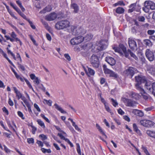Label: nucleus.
Here are the masks:
<instances>
[{
    "label": "nucleus",
    "instance_id": "obj_23",
    "mask_svg": "<svg viewBox=\"0 0 155 155\" xmlns=\"http://www.w3.org/2000/svg\"><path fill=\"white\" fill-rule=\"evenodd\" d=\"M88 72L86 74L89 76L94 75L95 74V71L92 69L87 67Z\"/></svg>",
    "mask_w": 155,
    "mask_h": 155
},
{
    "label": "nucleus",
    "instance_id": "obj_29",
    "mask_svg": "<svg viewBox=\"0 0 155 155\" xmlns=\"http://www.w3.org/2000/svg\"><path fill=\"white\" fill-rule=\"evenodd\" d=\"M52 8H51V6H48L46 7L43 10L41 11V13H45L47 12H49L51 10Z\"/></svg>",
    "mask_w": 155,
    "mask_h": 155
},
{
    "label": "nucleus",
    "instance_id": "obj_38",
    "mask_svg": "<svg viewBox=\"0 0 155 155\" xmlns=\"http://www.w3.org/2000/svg\"><path fill=\"white\" fill-rule=\"evenodd\" d=\"M138 20L140 22H144L145 18L143 16H139L137 18Z\"/></svg>",
    "mask_w": 155,
    "mask_h": 155
},
{
    "label": "nucleus",
    "instance_id": "obj_27",
    "mask_svg": "<svg viewBox=\"0 0 155 155\" xmlns=\"http://www.w3.org/2000/svg\"><path fill=\"white\" fill-rule=\"evenodd\" d=\"M152 3V2L149 1H145L144 3V6L146 7L150 8L151 4Z\"/></svg>",
    "mask_w": 155,
    "mask_h": 155
},
{
    "label": "nucleus",
    "instance_id": "obj_31",
    "mask_svg": "<svg viewBox=\"0 0 155 155\" xmlns=\"http://www.w3.org/2000/svg\"><path fill=\"white\" fill-rule=\"evenodd\" d=\"M96 127L97 129L102 134H104V132L102 130V129L99 125L97 124H96Z\"/></svg>",
    "mask_w": 155,
    "mask_h": 155
},
{
    "label": "nucleus",
    "instance_id": "obj_21",
    "mask_svg": "<svg viewBox=\"0 0 155 155\" xmlns=\"http://www.w3.org/2000/svg\"><path fill=\"white\" fill-rule=\"evenodd\" d=\"M54 106L55 109L58 110L60 111L61 113L63 114H66L67 112L64 111L61 107L59 106L57 104L55 103L54 105Z\"/></svg>",
    "mask_w": 155,
    "mask_h": 155
},
{
    "label": "nucleus",
    "instance_id": "obj_7",
    "mask_svg": "<svg viewBox=\"0 0 155 155\" xmlns=\"http://www.w3.org/2000/svg\"><path fill=\"white\" fill-rule=\"evenodd\" d=\"M108 45V43L106 40H101L98 44L97 49L99 51L104 50L107 48Z\"/></svg>",
    "mask_w": 155,
    "mask_h": 155
},
{
    "label": "nucleus",
    "instance_id": "obj_30",
    "mask_svg": "<svg viewBox=\"0 0 155 155\" xmlns=\"http://www.w3.org/2000/svg\"><path fill=\"white\" fill-rule=\"evenodd\" d=\"M37 122L38 124L42 128H45V126L43 122L41 121V120H38Z\"/></svg>",
    "mask_w": 155,
    "mask_h": 155
},
{
    "label": "nucleus",
    "instance_id": "obj_54",
    "mask_svg": "<svg viewBox=\"0 0 155 155\" xmlns=\"http://www.w3.org/2000/svg\"><path fill=\"white\" fill-rule=\"evenodd\" d=\"M55 128L58 131L61 132H62V134H65V135L66 134V133L65 132H64V131H63V130H61V129L59 127H57V126H56Z\"/></svg>",
    "mask_w": 155,
    "mask_h": 155
},
{
    "label": "nucleus",
    "instance_id": "obj_20",
    "mask_svg": "<svg viewBox=\"0 0 155 155\" xmlns=\"http://www.w3.org/2000/svg\"><path fill=\"white\" fill-rule=\"evenodd\" d=\"M15 92L16 94V96L17 97L18 99L19 100L20 98H22V94L20 92L18 91L15 87H13Z\"/></svg>",
    "mask_w": 155,
    "mask_h": 155
},
{
    "label": "nucleus",
    "instance_id": "obj_24",
    "mask_svg": "<svg viewBox=\"0 0 155 155\" xmlns=\"http://www.w3.org/2000/svg\"><path fill=\"white\" fill-rule=\"evenodd\" d=\"M147 134L149 136L153 138H155V131L147 130Z\"/></svg>",
    "mask_w": 155,
    "mask_h": 155
},
{
    "label": "nucleus",
    "instance_id": "obj_48",
    "mask_svg": "<svg viewBox=\"0 0 155 155\" xmlns=\"http://www.w3.org/2000/svg\"><path fill=\"white\" fill-rule=\"evenodd\" d=\"M7 52L8 54H10L13 57L14 59L16 60V57L15 54L10 50H8Z\"/></svg>",
    "mask_w": 155,
    "mask_h": 155
},
{
    "label": "nucleus",
    "instance_id": "obj_10",
    "mask_svg": "<svg viewBox=\"0 0 155 155\" xmlns=\"http://www.w3.org/2000/svg\"><path fill=\"white\" fill-rule=\"evenodd\" d=\"M140 123L141 125L148 127L153 126L155 124L153 122L146 120H141L140 121Z\"/></svg>",
    "mask_w": 155,
    "mask_h": 155
},
{
    "label": "nucleus",
    "instance_id": "obj_46",
    "mask_svg": "<svg viewBox=\"0 0 155 155\" xmlns=\"http://www.w3.org/2000/svg\"><path fill=\"white\" fill-rule=\"evenodd\" d=\"M27 141L28 143L29 144H33L34 143V139L32 138L27 139Z\"/></svg>",
    "mask_w": 155,
    "mask_h": 155
},
{
    "label": "nucleus",
    "instance_id": "obj_41",
    "mask_svg": "<svg viewBox=\"0 0 155 155\" xmlns=\"http://www.w3.org/2000/svg\"><path fill=\"white\" fill-rule=\"evenodd\" d=\"M155 32V31L154 30H149L147 31V33L148 35H152Z\"/></svg>",
    "mask_w": 155,
    "mask_h": 155
},
{
    "label": "nucleus",
    "instance_id": "obj_57",
    "mask_svg": "<svg viewBox=\"0 0 155 155\" xmlns=\"http://www.w3.org/2000/svg\"><path fill=\"white\" fill-rule=\"evenodd\" d=\"M18 67L21 68L22 71H24L25 70V68L24 66L23 65L18 63Z\"/></svg>",
    "mask_w": 155,
    "mask_h": 155
},
{
    "label": "nucleus",
    "instance_id": "obj_5",
    "mask_svg": "<svg viewBox=\"0 0 155 155\" xmlns=\"http://www.w3.org/2000/svg\"><path fill=\"white\" fill-rule=\"evenodd\" d=\"M71 29L72 34L74 35L84 33V31L85 32L81 27H77L75 26H71Z\"/></svg>",
    "mask_w": 155,
    "mask_h": 155
},
{
    "label": "nucleus",
    "instance_id": "obj_2",
    "mask_svg": "<svg viewBox=\"0 0 155 155\" xmlns=\"http://www.w3.org/2000/svg\"><path fill=\"white\" fill-rule=\"evenodd\" d=\"M69 22L66 20H62L58 22L55 25V28L57 29H61L66 28L69 26Z\"/></svg>",
    "mask_w": 155,
    "mask_h": 155
},
{
    "label": "nucleus",
    "instance_id": "obj_58",
    "mask_svg": "<svg viewBox=\"0 0 155 155\" xmlns=\"http://www.w3.org/2000/svg\"><path fill=\"white\" fill-rule=\"evenodd\" d=\"M150 9L151 10H155V4L152 2V3L150 5Z\"/></svg>",
    "mask_w": 155,
    "mask_h": 155
},
{
    "label": "nucleus",
    "instance_id": "obj_12",
    "mask_svg": "<svg viewBox=\"0 0 155 155\" xmlns=\"http://www.w3.org/2000/svg\"><path fill=\"white\" fill-rule=\"evenodd\" d=\"M137 70L135 68L129 67L125 71V74L127 76L132 78L135 73L136 72Z\"/></svg>",
    "mask_w": 155,
    "mask_h": 155
},
{
    "label": "nucleus",
    "instance_id": "obj_8",
    "mask_svg": "<svg viewBox=\"0 0 155 155\" xmlns=\"http://www.w3.org/2000/svg\"><path fill=\"white\" fill-rule=\"evenodd\" d=\"M83 40L84 38L83 37L79 36L72 38L70 42L72 45H77L81 43Z\"/></svg>",
    "mask_w": 155,
    "mask_h": 155
},
{
    "label": "nucleus",
    "instance_id": "obj_32",
    "mask_svg": "<svg viewBox=\"0 0 155 155\" xmlns=\"http://www.w3.org/2000/svg\"><path fill=\"white\" fill-rule=\"evenodd\" d=\"M133 127L134 130L138 134L140 133V130L138 129L137 126L135 124H133Z\"/></svg>",
    "mask_w": 155,
    "mask_h": 155
},
{
    "label": "nucleus",
    "instance_id": "obj_50",
    "mask_svg": "<svg viewBox=\"0 0 155 155\" xmlns=\"http://www.w3.org/2000/svg\"><path fill=\"white\" fill-rule=\"evenodd\" d=\"M41 116L43 119H44L47 122L49 123H50V121L48 119L46 118L43 114H41Z\"/></svg>",
    "mask_w": 155,
    "mask_h": 155
},
{
    "label": "nucleus",
    "instance_id": "obj_9",
    "mask_svg": "<svg viewBox=\"0 0 155 155\" xmlns=\"http://www.w3.org/2000/svg\"><path fill=\"white\" fill-rule=\"evenodd\" d=\"M137 90L141 94L142 98L145 100H147L149 97V95L145 91L142 87H137Z\"/></svg>",
    "mask_w": 155,
    "mask_h": 155
},
{
    "label": "nucleus",
    "instance_id": "obj_33",
    "mask_svg": "<svg viewBox=\"0 0 155 155\" xmlns=\"http://www.w3.org/2000/svg\"><path fill=\"white\" fill-rule=\"evenodd\" d=\"M10 5L17 11L18 13L20 11V10L16 5H15L12 3H10Z\"/></svg>",
    "mask_w": 155,
    "mask_h": 155
},
{
    "label": "nucleus",
    "instance_id": "obj_17",
    "mask_svg": "<svg viewBox=\"0 0 155 155\" xmlns=\"http://www.w3.org/2000/svg\"><path fill=\"white\" fill-rule=\"evenodd\" d=\"M105 61L110 65L113 66L116 63V61L114 59L110 57H107L106 58Z\"/></svg>",
    "mask_w": 155,
    "mask_h": 155
},
{
    "label": "nucleus",
    "instance_id": "obj_4",
    "mask_svg": "<svg viewBox=\"0 0 155 155\" xmlns=\"http://www.w3.org/2000/svg\"><path fill=\"white\" fill-rule=\"evenodd\" d=\"M91 63L92 65L94 67L97 68L99 65V59L97 56L93 54L91 57Z\"/></svg>",
    "mask_w": 155,
    "mask_h": 155
},
{
    "label": "nucleus",
    "instance_id": "obj_52",
    "mask_svg": "<svg viewBox=\"0 0 155 155\" xmlns=\"http://www.w3.org/2000/svg\"><path fill=\"white\" fill-rule=\"evenodd\" d=\"M35 108L37 110L38 112L41 111V110L39 107L38 105L36 104H35L34 105Z\"/></svg>",
    "mask_w": 155,
    "mask_h": 155
},
{
    "label": "nucleus",
    "instance_id": "obj_14",
    "mask_svg": "<svg viewBox=\"0 0 155 155\" xmlns=\"http://www.w3.org/2000/svg\"><path fill=\"white\" fill-rule=\"evenodd\" d=\"M128 43L130 49L132 50H136L137 49V45L136 41L134 40L129 38Z\"/></svg>",
    "mask_w": 155,
    "mask_h": 155
},
{
    "label": "nucleus",
    "instance_id": "obj_34",
    "mask_svg": "<svg viewBox=\"0 0 155 155\" xmlns=\"http://www.w3.org/2000/svg\"><path fill=\"white\" fill-rule=\"evenodd\" d=\"M81 53L82 55L84 57L87 56L89 54V52L88 50L85 51L84 50L82 51Z\"/></svg>",
    "mask_w": 155,
    "mask_h": 155
},
{
    "label": "nucleus",
    "instance_id": "obj_53",
    "mask_svg": "<svg viewBox=\"0 0 155 155\" xmlns=\"http://www.w3.org/2000/svg\"><path fill=\"white\" fill-rule=\"evenodd\" d=\"M150 9V8H146L144 6L143 8V10L146 13L148 12L149 11Z\"/></svg>",
    "mask_w": 155,
    "mask_h": 155
},
{
    "label": "nucleus",
    "instance_id": "obj_28",
    "mask_svg": "<svg viewBox=\"0 0 155 155\" xmlns=\"http://www.w3.org/2000/svg\"><path fill=\"white\" fill-rule=\"evenodd\" d=\"M93 35L91 34H89L87 35L86 36L83 37L84 40H85L87 41H90L92 38Z\"/></svg>",
    "mask_w": 155,
    "mask_h": 155
},
{
    "label": "nucleus",
    "instance_id": "obj_62",
    "mask_svg": "<svg viewBox=\"0 0 155 155\" xmlns=\"http://www.w3.org/2000/svg\"><path fill=\"white\" fill-rule=\"evenodd\" d=\"M42 23L45 28H48V25L47 22L45 21H42Z\"/></svg>",
    "mask_w": 155,
    "mask_h": 155
},
{
    "label": "nucleus",
    "instance_id": "obj_6",
    "mask_svg": "<svg viewBox=\"0 0 155 155\" xmlns=\"http://www.w3.org/2000/svg\"><path fill=\"white\" fill-rule=\"evenodd\" d=\"M145 87L148 90V92L151 93L155 96V83H153L151 85L149 83H146Z\"/></svg>",
    "mask_w": 155,
    "mask_h": 155
},
{
    "label": "nucleus",
    "instance_id": "obj_11",
    "mask_svg": "<svg viewBox=\"0 0 155 155\" xmlns=\"http://www.w3.org/2000/svg\"><path fill=\"white\" fill-rule=\"evenodd\" d=\"M122 101L124 103L126 106L130 107H134L136 104V102L125 98H122Z\"/></svg>",
    "mask_w": 155,
    "mask_h": 155
},
{
    "label": "nucleus",
    "instance_id": "obj_36",
    "mask_svg": "<svg viewBox=\"0 0 155 155\" xmlns=\"http://www.w3.org/2000/svg\"><path fill=\"white\" fill-rule=\"evenodd\" d=\"M110 75V76L113 77L115 78H117L118 77V74L112 71H111Z\"/></svg>",
    "mask_w": 155,
    "mask_h": 155
},
{
    "label": "nucleus",
    "instance_id": "obj_35",
    "mask_svg": "<svg viewBox=\"0 0 155 155\" xmlns=\"http://www.w3.org/2000/svg\"><path fill=\"white\" fill-rule=\"evenodd\" d=\"M18 14L21 16L23 18L25 19L27 21L29 19L27 18L26 15L24 14L23 13H22L21 11H20L19 12H18Z\"/></svg>",
    "mask_w": 155,
    "mask_h": 155
},
{
    "label": "nucleus",
    "instance_id": "obj_3",
    "mask_svg": "<svg viewBox=\"0 0 155 155\" xmlns=\"http://www.w3.org/2000/svg\"><path fill=\"white\" fill-rule=\"evenodd\" d=\"M135 79L137 83L135 85V87L137 89V87H142L141 86L142 83L146 82V80L144 76L142 75H138L135 77Z\"/></svg>",
    "mask_w": 155,
    "mask_h": 155
},
{
    "label": "nucleus",
    "instance_id": "obj_56",
    "mask_svg": "<svg viewBox=\"0 0 155 155\" xmlns=\"http://www.w3.org/2000/svg\"><path fill=\"white\" fill-rule=\"evenodd\" d=\"M34 80V82L35 84L38 85L39 83V80L37 77H36Z\"/></svg>",
    "mask_w": 155,
    "mask_h": 155
},
{
    "label": "nucleus",
    "instance_id": "obj_40",
    "mask_svg": "<svg viewBox=\"0 0 155 155\" xmlns=\"http://www.w3.org/2000/svg\"><path fill=\"white\" fill-rule=\"evenodd\" d=\"M76 145L77 147V152L79 154V155H81L80 146L78 143H77Z\"/></svg>",
    "mask_w": 155,
    "mask_h": 155
},
{
    "label": "nucleus",
    "instance_id": "obj_39",
    "mask_svg": "<svg viewBox=\"0 0 155 155\" xmlns=\"http://www.w3.org/2000/svg\"><path fill=\"white\" fill-rule=\"evenodd\" d=\"M29 36L31 39V40L33 42L34 44L36 46L38 45V44L36 43L35 40L34 38H33V36L31 35H29Z\"/></svg>",
    "mask_w": 155,
    "mask_h": 155
},
{
    "label": "nucleus",
    "instance_id": "obj_51",
    "mask_svg": "<svg viewBox=\"0 0 155 155\" xmlns=\"http://www.w3.org/2000/svg\"><path fill=\"white\" fill-rule=\"evenodd\" d=\"M18 114L20 117L22 118V119H25L24 117H23V114L21 111H18Z\"/></svg>",
    "mask_w": 155,
    "mask_h": 155
},
{
    "label": "nucleus",
    "instance_id": "obj_55",
    "mask_svg": "<svg viewBox=\"0 0 155 155\" xmlns=\"http://www.w3.org/2000/svg\"><path fill=\"white\" fill-rule=\"evenodd\" d=\"M36 143L38 145L39 147H42L43 146V143L41 141L39 140H37Z\"/></svg>",
    "mask_w": 155,
    "mask_h": 155
},
{
    "label": "nucleus",
    "instance_id": "obj_25",
    "mask_svg": "<svg viewBox=\"0 0 155 155\" xmlns=\"http://www.w3.org/2000/svg\"><path fill=\"white\" fill-rule=\"evenodd\" d=\"M143 43L147 46L151 47L152 45V44L151 41L149 39H145L143 40Z\"/></svg>",
    "mask_w": 155,
    "mask_h": 155
},
{
    "label": "nucleus",
    "instance_id": "obj_15",
    "mask_svg": "<svg viewBox=\"0 0 155 155\" xmlns=\"http://www.w3.org/2000/svg\"><path fill=\"white\" fill-rule=\"evenodd\" d=\"M57 17V14L54 13H52L45 17L46 20L48 21H51L55 20Z\"/></svg>",
    "mask_w": 155,
    "mask_h": 155
},
{
    "label": "nucleus",
    "instance_id": "obj_61",
    "mask_svg": "<svg viewBox=\"0 0 155 155\" xmlns=\"http://www.w3.org/2000/svg\"><path fill=\"white\" fill-rule=\"evenodd\" d=\"M104 71L105 73L109 74H110L111 72L112 71L109 69H106V70Z\"/></svg>",
    "mask_w": 155,
    "mask_h": 155
},
{
    "label": "nucleus",
    "instance_id": "obj_26",
    "mask_svg": "<svg viewBox=\"0 0 155 155\" xmlns=\"http://www.w3.org/2000/svg\"><path fill=\"white\" fill-rule=\"evenodd\" d=\"M124 9L122 7H119L117 8L116 10V12L118 14H122L124 13Z\"/></svg>",
    "mask_w": 155,
    "mask_h": 155
},
{
    "label": "nucleus",
    "instance_id": "obj_19",
    "mask_svg": "<svg viewBox=\"0 0 155 155\" xmlns=\"http://www.w3.org/2000/svg\"><path fill=\"white\" fill-rule=\"evenodd\" d=\"M71 8L74 9L73 12L74 13H78L79 11V7L78 5L75 3H73L71 4Z\"/></svg>",
    "mask_w": 155,
    "mask_h": 155
},
{
    "label": "nucleus",
    "instance_id": "obj_13",
    "mask_svg": "<svg viewBox=\"0 0 155 155\" xmlns=\"http://www.w3.org/2000/svg\"><path fill=\"white\" fill-rule=\"evenodd\" d=\"M146 56L147 58L150 61H152L154 59V53L149 49L146 50L145 52Z\"/></svg>",
    "mask_w": 155,
    "mask_h": 155
},
{
    "label": "nucleus",
    "instance_id": "obj_43",
    "mask_svg": "<svg viewBox=\"0 0 155 155\" xmlns=\"http://www.w3.org/2000/svg\"><path fill=\"white\" fill-rule=\"evenodd\" d=\"M27 21H28L31 26V27L32 29H35L36 28L35 26L33 24L32 22L30 21L29 19Z\"/></svg>",
    "mask_w": 155,
    "mask_h": 155
},
{
    "label": "nucleus",
    "instance_id": "obj_37",
    "mask_svg": "<svg viewBox=\"0 0 155 155\" xmlns=\"http://www.w3.org/2000/svg\"><path fill=\"white\" fill-rule=\"evenodd\" d=\"M41 150L44 153H50L51 152V151L50 149H46L43 148H42L41 149Z\"/></svg>",
    "mask_w": 155,
    "mask_h": 155
},
{
    "label": "nucleus",
    "instance_id": "obj_60",
    "mask_svg": "<svg viewBox=\"0 0 155 155\" xmlns=\"http://www.w3.org/2000/svg\"><path fill=\"white\" fill-rule=\"evenodd\" d=\"M39 88L41 89L44 92L45 91V88L43 86L42 84H41L40 86L39 87Z\"/></svg>",
    "mask_w": 155,
    "mask_h": 155
},
{
    "label": "nucleus",
    "instance_id": "obj_47",
    "mask_svg": "<svg viewBox=\"0 0 155 155\" xmlns=\"http://www.w3.org/2000/svg\"><path fill=\"white\" fill-rule=\"evenodd\" d=\"M44 101L46 102V104L49 106H51L52 101L51 100H47L46 99H44Z\"/></svg>",
    "mask_w": 155,
    "mask_h": 155
},
{
    "label": "nucleus",
    "instance_id": "obj_49",
    "mask_svg": "<svg viewBox=\"0 0 155 155\" xmlns=\"http://www.w3.org/2000/svg\"><path fill=\"white\" fill-rule=\"evenodd\" d=\"M64 56L66 58L67 60H68L69 61H70L71 60V57H70V56L69 55V54H65L64 55Z\"/></svg>",
    "mask_w": 155,
    "mask_h": 155
},
{
    "label": "nucleus",
    "instance_id": "obj_22",
    "mask_svg": "<svg viewBox=\"0 0 155 155\" xmlns=\"http://www.w3.org/2000/svg\"><path fill=\"white\" fill-rule=\"evenodd\" d=\"M136 3H133L131 4L129 6V8H130L128 10V12L130 13H131L134 11H136Z\"/></svg>",
    "mask_w": 155,
    "mask_h": 155
},
{
    "label": "nucleus",
    "instance_id": "obj_1",
    "mask_svg": "<svg viewBox=\"0 0 155 155\" xmlns=\"http://www.w3.org/2000/svg\"><path fill=\"white\" fill-rule=\"evenodd\" d=\"M119 47L120 48H114L113 49L115 52L120 53L121 52V49L124 54L125 57L126 58H128L129 56V54H130V56L135 59L137 60L138 59L137 57L135 54L132 52L130 49H128L127 51L126 47L123 45H119Z\"/></svg>",
    "mask_w": 155,
    "mask_h": 155
},
{
    "label": "nucleus",
    "instance_id": "obj_18",
    "mask_svg": "<svg viewBox=\"0 0 155 155\" xmlns=\"http://www.w3.org/2000/svg\"><path fill=\"white\" fill-rule=\"evenodd\" d=\"M130 96L131 98L136 100L139 99L141 97V96L139 94L133 92L131 93Z\"/></svg>",
    "mask_w": 155,
    "mask_h": 155
},
{
    "label": "nucleus",
    "instance_id": "obj_16",
    "mask_svg": "<svg viewBox=\"0 0 155 155\" xmlns=\"http://www.w3.org/2000/svg\"><path fill=\"white\" fill-rule=\"evenodd\" d=\"M147 71L151 75L155 76V67L153 65H149L147 67Z\"/></svg>",
    "mask_w": 155,
    "mask_h": 155
},
{
    "label": "nucleus",
    "instance_id": "obj_59",
    "mask_svg": "<svg viewBox=\"0 0 155 155\" xmlns=\"http://www.w3.org/2000/svg\"><path fill=\"white\" fill-rule=\"evenodd\" d=\"M2 110L3 112L5 113L7 115L8 114V111L5 107H4L2 108Z\"/></svg>",
    "mask_w": 155,
    "mask_h": 155
},
{
    "label": "nucleus",
    "instance_id": "obj_64",
    "mask_svg": "<svg viewBox=\"0 0 155 155\" xmlns=\"http://www.w3.org/2000/svg\"><path fill=\"white\" fill-rule=\"evenodd\" d=\"M32 132L33 134H34L35 133V131L37 130V128L33 126H32Z\"/></svg>",
    "mask_w": 155,
    "mask_h": 155
},
{
    "label": "nucleus",
    "instance_id": "obj_44",
    "mask_svg": "<svg viewBox=\"0 0 155 155\" xmlns=\"http://www.w3.org/2000/svg\"><path fill=\"white\" fill-rule=\"evenodd\" d=\"M137 115L139 116L140 117H142L143 116V113L141 111L137 110Z\"/></svg>",
    "mask_w": 155,
    "mask_h": 155
},
{
    "label": "nucleus",
    "instance_id": "obj_45",
    "mask_svg": "<svg viewBox=\"0 0 155 155\" xmlns=\"http://www.w3.org/2000/svg\"><path fill=\"white\" fill-rule=\"evenodd\" d=\"M39 137L43 140H46L47 138V136L43 134H40L39 135Z\"/></svg>",
    "mask_w": 155,
    "mask_h": 155
},
{
    "label": "nucleus",
    "instance_id": "obj_42",
    "mask_svg": "<svg viewBox=\"0 0 155 155\" xmlns=\"http://www.w3.org/2000/svg\"><path fill=\"white\" fill-rule=\"evenodd\" d=\"M111 100L112 102V104L113 105L114 107H116V106L118 104L117 102L116 101V100H114L113 98H111Z\"/></svg>",
    "mask_w": 155,
    "mask_h": 155
},
{
    "label": "nucleus",
    "instance_id": "obj_63",
    "mask_svg": "<svg viewBox=\"0 0 155 155\" xmlns=\"http://www.w3.org/2000/svg\"><path fill=\"white\" fill-rule=\"evenodd\" d=\"M104 106L106 110L108 112H110V110L108 105L107 104H105Z\"/></svg>",
    "mask_w": 155,
    "mask_h": 155
}]
</instances>
